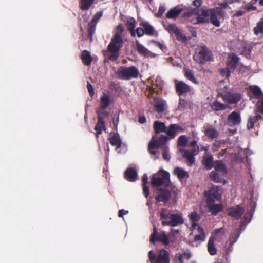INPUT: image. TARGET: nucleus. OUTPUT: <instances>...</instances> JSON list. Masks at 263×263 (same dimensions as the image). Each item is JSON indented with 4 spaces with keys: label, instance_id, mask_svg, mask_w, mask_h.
Segmentation results:
<instances>
[{
    "label": "nucleus",
    "instance_id": "1",
    "mask_svg": "<svg viewBox=\"0 0 263 263\" xmlns=\"http://www.w3.org/2000/svg\"><path fill=\"white\" fill-rule=\"evenodd\" d=\"M219 192V187L216 185H212L208 190L203 192L206 206L209 211L214 216L217 215L223 209L221 203H216V202H220L221 200V195Z\"/></svg>",
    "mask_w": 263,
    "mask_h": 263
},
{
    "label": "nucleus",
    "instance_id": "2",
    "mask_svg": "<svg viewBox=\"0 0 263 263\" xmlns=\"http://www.w3.org/2000/svg\"><path fill=\"white\" fill-rule=\"evenodd\" d=\"M151 183L153 188H159L161 186H168L171 183L170 173L163 170L159 171L153 175Z\"/></svg>",
    "mask_w": 263,
    "mask_h": 263
},
{
    "label": "nucleus",
    "instance_id": "3",
    "mask_svg": "<svg viewBox=\"0 0 263 263\" xmlns=\"http://www.w3.org/2000/svg\"><path fill=\"white\" fill-rule=\"evenodd\" d=\"M124 41L122 37L113 36L108 44L107 49L111 54L108 58L112 61H116L119 57V52L120 49L123 47Z\"/></svg>",
    "mask_w": 263,
    "mask_h": 263
},
{
    "label": "nucleus",
    "instance_id": "4",
    "mask_svg": "<svg viewBox=\"0 0 263 263\" xmlns=\"http://www.w3.org/2000/svg\"><path fill=\"white\" fill-rule=\"evenodd\" d=\"M193 59L197 63L202 65L207 62L213 61V57L211 51L205 46H203L196 49Z\"/></svg>",
    "mask_w": 263,
    "mask_h": 263
},
{
    "label": "nucleus",
    "instance_id": "5",
    "mask_svg": "<svg viewBox=\"0 0 263 263\" xmlns=\"http://www.w3.org/2000/svg\"><path fill=\"white\" fill-rule=\"evenodd\" d=\"M116 73L118 77L123 80H129L132 78H137L139 75V70L135 66L125 67H120Z\"/></svg>",
    "mask_w": 263,
    "mask_h": 263
},
{
    "label": "nucleus",
    "instance_id": "6",
    "mask_svg": "<svg viewBox=\"0 0 263 263\" xmlns=\"http://www.w3.org/2000/svg\"><path fill=\"white\" fill-rule=\"evenodd\" d=\"M149 240L151 243L155 244L156 241H159L164 246H168L171 242L170 235H167L164 231L159 233L155 225L153 226V232L150 235Z\"/></svg>",
    "mask_w": 263,
    "mask_h": 263
},
{
    "label": "nucleus",
    "instance_id": "7",
    "mask_svg": "<svg viewBox=\"0 0 263 263\" xmlns=\"http://www.w3.org/2000/svg\"><path fill=\"white\" fill-rule=\"evenodd\" d=\"M151 263H170L169 253L165 249H160L157 254L153 250L148 253Z\"/></svg>",
    "mask_w": 263,
    "mask_h": 263
},
{
    "label": "nucleus",
    "instance_id": "8",
    "mask_svg": "<svg viewBox=\"0 0 263 263\" xmlns=\"http://www.w3.org/2000/svg\"><path fill=\"white\" fill-rule=\"evenodd\" d=\"M165 30L168 31L171 35L174 34L176 39L183 43L187 42V38L183 35L181 30L177 27L175 24H170L164 26Z\"/></svg>",
    "mask_w": 263,
    "mask_h": 263
},
{
    "label": "nucleus",
    "instance_id": "9",
    "mask_svg": "<svg viewBox=\"0 0 263 263\" xmlns=\"http://www.w3.org/2000/svg\"><path fill=\"white\" fill-rule=\"evenodd\" d=\"M157 190L158 193L155 198L157 201L165 203L171 199V193L167 189L159 187Z\"/></svg>",
    "mask_w": 263,
    "mask_h": 263
},
{
    "label": "nucleus",
    "instance_id": "10",
    "mask_svg": "<svg viewBox=\"0 0 263 263\" xmlns=\"http://www.w3.org/2000/svg\"><path fill=\"white\" fill-rule=\"evenodd\" d=\"M171 220L168 221H164L161 222L162 225L171 226L175 227L179 224L183 223V219L181 215L177 214H172L171 215Z\"/></svg>",
    "mask_w": 263,
    "mask_h": 263
},
{
    "label": "nucleus",
    "instance_id": "11",
    "mask_svg": "<svg viewBox=\"0 0 263 263\" xmlns=\"http://www.w3.org/2000/svg\"><path fill=\"white\" fill-rule=\"evenodd\" d=\"M175 87L176 92L179 96L186 94L191 91L190 86L183 81L175 80Z\"/></svg>",
    "mask_w": 263,
    "mask_h": 263
},
{
    "label": "nucleus",
    "instance_id": "12",
    "mask_svg": "<svg viewBox=\"0 0 263 263\" xmlns=\"http://www.w3.org/2000/svg\"><path fill=\"white\" fill-rule=\"evenodd\" d=\"M164 84L163 81L160 77H157L155 81H153L151 86H148V89L151 95L158 93L162 90Z\"/></svg>",
    "mask_w": 263,
    "mask_h": 263
},
{
    "label": "nucleus",
    "instance_id": "13",
    "mask_svg": "<svg viewBox=\"0 0 263 263\" xmlns=\"http://www.w3.org/2000/svg\"><path fill=\"white\" fill-rule=\"evenodd\" d=\"M223 100L231 104L237 103L241 99V96L237 93L227 92L222 95Z\"/></svg>",
    "mask_w": 263,
    "mask_h": 263
},
{
    "label": "nucleus",
    "instance_id": "14",
    "mask_svg": "<svg viewBox=\"0 0 263 263\" xmlns=\"http://www.w3.org/2000/svg\"><path fill=\"white\" fill-rule=\"evenodd\" d=\"M227 211L228 215L235 219H238L245 212L243 208L238 205L229 208Z\"/></svg>",
    "mask_w": 263,
    "mask_h": 263
},
{
    "label": "nucleus",
    "instance_id": "15",
    "mask_svg": "<svg viewBox=\"0 0 263 263\" xmlns=\"http://www.w3.org/2000/svg\"><path fill=\"white\" fill-rule=\"evenodd\" d=\"M183 128L177 124H171L168 127L166 126V129L165 133L167 136L171 139L174 138L178 131H183Z\"/></svg>",
    "mask_w": 263,
    "mask_h": 263
},
{
    "label": "nucleus",
    "instance_id": "16",
    "mask_svg": "<svg viewBox=\"0 0 263 263\" xmlns=\"http://www.w3.org/2000/svg\"><path fill=\"white\" fill-rule=\"evenodd\" d=\"M229 123L232 125H238L241 122L240 115L239 112L233 111L228 117Z\"/></svg>",
    "mask_w": 263,
    "mask_h": 263
},
{
    "label": "nucleus",
    "instance_id": "17",
    "mask_svg": "<svg viewBox=\"0 0 263 263\" xmlns=\"http://www.w3.org/2000/svg\"><path fill=\"white\" fill-rule=\"evenodd\" d=\"M109 140L112 146H116L117 148L121 147L122 142L118 133L111 132Z\"/></svg>",
    "mask_w": 263,
    "mask_h": 263
},
{
    "label": "nucleus",
    "instance_id": "18",
    "mask_svg": "<svg viewBox=\"0 0 263 263\" xmlns=\"http://www.w3.org/2000/svg\"><path fill=\"white\" fill-rule=\"evenodd\" d=\"M124 177L126 179L129 181H135L138 178V174L133 168H128L124 173Z\"/></svg>",
    "mask_w": 263,
    "mask_h": 263
},
{
    "label": "nucleus",
    "instance_id": "19",
    "mask_svg": "<svg viewBox=\"0 0 263 263\" xmlns=\"http://www.w3.org/2000/svg\"><path fill=\"white\" fill-rule=\"evenodd\" d=\"M183 11L182 8L175 7L171 9L166 14V17L170 19H175Z\"/></svg>",
    "mask_w": 263,
    "mask_h": 263
},
{
    "label": "nucleus",
    "instance_id": "20",
    "mask_svg": "<svg viewBox=\"0 0 263 263\" xmlns=\"http://www.w3.org/2000/svg\"><path fill=\"white\" fill-rule=\"evenodd\" d=\"M180 152L182 154L183 157L187 159L189 165L192 166L195 163V157L190 151L182 148L180 149Z\"/></svg>",
    "mask_w": 263,
    "mask_h": 263
},
{
    "label": "nucleus",
    "instance_id": "21",
    "mask_svg": "<svg viewBox=\"0 0 263 263\" xmlns=\"http://www.w3.org/2000/svg\"><path fill=\"white\" fill-rule=\"evenodd\" d=\"M94 129L96 132V136L98 137L102 133V130L106 129L105 126V122L104 119H97V123L95 126Z\"/></svg>",
    "mask_w": 263,
    "mask_h": 263
},
{
    "label": "nucleus",
    "instance_id": "22",
    "mask_svg": "<svg viewBox=\"0 0 263 263\" xmlns=\"http://www.w3.org/2000/svg\"><path fill=\"white\" fill-rule=\"evenodd\" d=\"M81 58L84 65L86 66L90 65L92 61V57L88 50H83L81 53Z\"/></svg>",
    "mask_w": 263,
    "mask_h": 263
},
{
    "label": "nucleus",
    "instance_id": "23",
    "mask_svg": "<svg viewBox=\"0 0 263 263\" xmlns=\"http://www.w3.org/2000/svg\"><path fill=\"white\" fill-rule=\"evenodd\" d=\"M140 26L144 28V34L146 35H154L155 32V29L148 22H141L140 23Z\"/></svg>",
    "mask_w": 263,
    "mask_h": 263
},
{
    "label": "nucleus",
    "instance_id": "24",
    "mask_svg": "<svg viewBox=\"0 0 263 263\" xmlns=\"http://www.w3.org/2000/svg\"><path fill=\"white\" fill-rule=\"evenodd\" d=\"M239 58L235 53H231L229 55L228 59L227 65L233 69H235L239 62Z\"/></svg>",
    "mask_w": 263,
    "mask_h": 263
},
{
    "label": "nucleus",
    "instance_id": "25",
    "mask_svg": "<svg viewBox=\"0 0 263 263\" xmlns=\"http://www.w3.org/2000/svg\"><path fill=\"white\" fill-rule=\"evenodd\" d=\"M173 173L174 175H176L180 180L184 178H187L189 176L187 171L179 167H176L174 169Z\"/></svg>",
    "mask_w": 263,
    "mask_h": 263
},
{
    "label": "nucleus",
    "instance_id": "26",
    "mask_svg": "<svg viewBox=\"0 0 263 263\" xmlns=\"http://www.w3.org/2000/svg\"><path fill=\"white\" fill-rule=\"evenodd\" d=\"M165 105L166 101L161 98H158V100L154 103L155 110L159 114L164 112Z\"/></svg>",
    "mask_w": 263,
    "mask_h": 263
},
{
    "label": "nucleus",
    "instance_id": "27",
    "mask_svg": "<svg viewBox=\"0 0 263 263\" xmlns=\"http://www.w3.org/2000/svg\"><path fill=\"white\" fill-rule=\"evenodd\" d=\"M153 128L156 134L165 132L166 126L164 122L156 121L153 124Z\"/></svg>",
    "mask_w": 263,
    "mask_h": 263
},
{
    "label": "nucleus",
    "instance_id": "28",
    "mask_svg": "<svg viewBox=\"0 0 263 263\" xmlns=\"http://www.w3.org/2000/svg\"><path fill=\"white\" fill-rule=\"evenodd\" d=\"M215 161H213V158L212 155L206 157H203L202 163L205 169L209 170L212 168L214 166Z\"/></svg>",
    "mask_w": 263,
    "mask_h": 263
},
{
    "label": "nucleus",
    "instance_id": "29",
    "mask_svg": "<svg viewBox=\"0 0 263 263\" xmlns=\"http://www.w3.org/2000/svg\"><path fill=\"white\" fill-rule=\"evenodd\" d=\"M111 103L110 96L108 94L103 93L100 97V106L103 108H108Z\"/></svg>",
    "mask_w": 263,
    "mask_h": 263
},
{
    "label": "nucleus",
    "instance_id": "30",
    "mask_svg": "<svg viewBox=\"0 0 263 263\" xmlns=\"http://www.w3.org/2000/svg\"><path fill=\"white\" fill-rule=\"evenodd\" d=\"M95 0H79V7L83 11L89 10Z\"/></svg>",
    "mask_w": 263,
    "mask_h": 263
},
{
    "label": "nucleus",
    "instance_id": "31",
    "mask_svg": "<svg viewBox=\"0 0 263 263\" xmlns=\"http://www.w3.org/2000/svg\"><path fill=\"white\" fill-rule=\"evenodd\" d=\"M251 93L256 99H260L263 96V93L261 89L256 85H251L249 87Z\"/></svg>",
    "mask_w": 263,
    "mask_h": 263
},
{
    "label": "nucleus",
    "instance_id": "32",
    "mask_svg": "<svg viewBox=\"0 0 263 263\" xmlns=\"http://www.w3.org/2000/svg\"><path fill=\"white\" fill-rule=\"evenodd\" d=\"M262 118V117L259 114H257L255 116H250L249 118L247 127L248 129L253 128L254 127L255 124L259 120Z\"/></svg>",
    "mask_w": 263,
    "mask_h": 263
},
{
    "label": "nucleus",
    "instance_id": "33",
    "mask_svg": "<svg viewBox=\"0 0 263 263\" xmlns=\"http://www.w3.org/2000/svg\"><path fill=\"white\" fill-rule=\"evenodd\" d=\"M189 217L192 222V228L195 229L196 227H198V222L200 218V216L197 212L194 211L189 215Z\"/></svg>",
    "mask_w": 263,
    "mask_h": 263
},
{
    "label": "nucleus",
    "instance_id": "34",
    "mask_svg": "<svg viewBox=\"0 0 263 263\" xmlns=\"http://www.w3.org/2000/svg\"><path fill=\"white\" fill-rule=\"evenodd\" d=\"M211 108L215 111H221L226 110L227 108V105L216 100L210 104Z\"/></svg>",
    "mask_w": 263,
    "mask_h": 263
},
{
    "label": "nucleus",
    "instance_id": "35",
    "mask_svg": "<svg viewBox=\"0 0 263 263\" xmlns=\"http://www.w3.org/2000/svg\"><path fill=\"white\" fill-rule=\"evenodd\" d=\"M197 234L194 236V240L195 241H203L205 240L206 238V235L203 228L200 226H198Z\"/></svg>",
    "mask_w": 263,
    "mask_h": 263
},
{
    "label": "nucleus",
    "instance_id": "36",
    "mask_svg": "<svg viewBox=\"0 0 263 263\" xmlns=\"http://www.w3.org/2000/svg\"><path fill=\"white\" fill-rule=\"evenodd\" d=\"M136 24V23L135 19L131 18L127 20L126 24L128 30L130 32L131 35L133 37H135L136 35V32L135 30Z\"/></svg>",
    "mask_w": 263,
    "mask_h": 263
},
{
    "label": "nucleus",
    "instance_id": "37",
    "mask_svg": "<svg viewBox=\"0 0 263 263\" xmlns=\"http://www.w3.org/2000/svg\"><path fill=\"white\" fill-rule=\"evenodd\" d=\"M214 237H211L208 243V251L209 254L211 255H214L216 254L217 249L214 245Z\"/></svg>",
    "mask_w": 263,
    "mask_h": 263
},
{
    "label": "nucleus",
    "instance_id": "38",
    "mask_svg": "<svg viewBox=\"0 0 263 263\" xmlns=\"http://www.w3.org/2000/svg\"><path fill=\"white\" fill-rule=\"evenodd\" d=\"M135 45L137 52L140 55L145 56L148 54V50L142 45L138 41H136Z\"/></svg>",
    "mask_w": 263,
    "mask_h": 263
},
{
    "label": "nucleus",
    "instance_id": "39",
    "mask_svg": "<svg viewBox=\"0 0 263 263\" xmlns=\"http://www.w3.org/2000/svg\"><path fill=\"white\" fill-rule=\"evenodd\" d=\"M204 134L208 138L213 139L218 137L219 133L215 128L209 127L205 129Z\"/></svg>",
    "mask_w": 263,
    "mask_h": 263
},
{
    "label": "nucleus",
    "instance_id": "40",
    "mask_svg": "<svg viewBox=\"0 0 263 263\" xmlns=\"http://www.w3.org/2000/svg\"><path fill=\"white\" fill-rule=\"evenodd\" d=\"M215 169L216 171L220 172L223 174L227 173L226 166L221 160H216L214 163Z\"/></svg>",
    "mask_w": 263,
    "mask_h": 263
},
{
    "label": "nucleus",
    "instance_id": "41",
    "mask_svg": "<svg viewBox=\"0 0 263 263\" xmlns=\"http://www.w3.org/2000/svg\"><path fill=\"white\" fill-rule=\"evenodd\" d=\"M184 76L190 81L195 84L199 83L197 79L195 77L194 73L193 70L189 69H184Z\"/></svg>",
    "mask_w": 263,
    "mask_h": 263
},
{
    "label": "nucleus",
    "instance_id": "42",
    "mask_svg": "<svg viewBox=\"0 0 263 263\" xmlns=\"http://www.w3.org/2000/svg\"><path fill=\"white\" fill-rule=\"evenodd\" d=\"M210 178L212 180L216 183H221L223 181V183H225L226 182L224 179L220 176L216 171H212L210 173Z\"/></svg>",
    "mask_w": 263,
    "mask_h": 263
},
{
    "label": "nucleus",
    "instance_id": "43",
    "mask_svg": "<svg viewBox=\"0 0 263 263\" xmlns=\"http://www.w3.org/2000/svg\"><path fill=\"white\" fill-rule=\"evenodd\" d=\"M107 108L100 107L96 111L97 119H104V118L108 116L109 113L106 110Z\"/></svg>",
    "mask_w": 263,
    "mask_h": 263
},
{
    "label": "nucleus",
    "instance_id": "44",
    "mask_svg": "<svg viewBox=\"0 0 263 263\" xmlns=\"http://www.w3.org/2000/svg\"><path fill=\"white\" fill-rule=\"evenodd\" d=\"M240 234V230L239 229H236L233 234L230 237V244L231 246H233L235 243Z\"/></svg>",
    "mask_w": 263,
    "mask_h": 263
},
{
    "label": "nucleus",
    "instance_id": "45",
    "mask_svg": "<svg viewBox=\"0 0 263 263\" xmlns=\"http://www.w3.org/2000/svg\"><path fill=\"white\" fill-rule=\"evenodd\" d=\"M161 147H162L158 141L156 140L155 136H153L148 144V149H157Z\"/></svg>",
    "mask_w": 263,
    "mask_h": 263
},
{
    "label": "nucleus",
    "instance_id": "46",
    "mask_svg": "<svg viewBox=\"0 0 263 263\" xmlns=\"http://www.w3.org/2000/svg\"><path fill=\"white\" fill-rule=\"evenodd\" d=\"M254 33L255 35L263 34V18L260 19L256 26L254 28Z\"/></svg>",
    "mask_w": 263,
    "mask_h": 263
},
{
    "label": "nucleus",
    "instance_id": "47",
    "mask_svg": "<svg viewBox=\"0 0 263 263\" xmlns=\"http://www.w3.org/2000/svg\"><path fill=\"white\" fill-rule=\"evenodd\" d=\"M96 24H92L89 23L88 24V36L90 40V42H92L93 40V36L96 31Z\"/></svg>",
    "mask_w": 263,
    "mask_h": 263
},
{
    "label": "nucleus",
    "instance_id": "48",
    "mask_svg": "<svg viewBox=\"0 0 263 263\" xmlns=\"http://www.w3.org/2000/svg\"><path fill=\"white\" fill-rule=\"evenodd\" d=\"M165 210L162 208L160 213V220H162V222L164 221H168V219L171 220L170 217L172 214H170L169 213H165Z\"/></svg>",
    "mask_w": 263,
    "mask_h": 263
},
{
    "label": "nucleus",
    "instance_id": "49",
    "mask_svg": "<svg viewBox=\"0 0 263 263\" xmlns=\"http://www.w3.org/2000/svg\"><path fill=\"white\" fill-rule=\"evenodd\" d=\"M187 142L188 140L186 136L181 135L179 137L177 143L179 146L184 147L186 145Z\"/></svg>",
    "mask_w": 263,
    "mask_h": 263
},
{
    "label": "nucleus",
    "instance_id": "50",
    "mask_svg": "<svg viewBox=\"0 0 263 263\" xmlns=\"http://www.w3.org/2000/svg\"><path fill=\"white\" fill-rule=\"evenodd\" d=\"M124 28L122 24H119L117 27L114 36H117L119 37H122V34L124 32Z\"/></svg>",
    "mask_w": 263,
    "mask_h": 263
},
{
    "label": "nucleus",
    "instance_id": "51",
    "mask_svg": "<svg viewBox=\"0 0 263 263\" xmlns=\"http://www.w3.org/2000/svg\"><path fill=\"white\" fill-rule=\"evenodd\" d=\"M162 148L163 150L162 157L165 160L168 162L170 160V155L168 153V146L167 145H164Z\"/></svg>",
    "mask_w": 263,
    "mask_h": 263
},
{
    "label": "nucleus",
    "instance_id": "52",
    "mask_svg": "<svg viewBox=\"0 0 263 263\" xmlns=\"http://www.w3.org/2000/svg\"><path fill=\"white\" fill-rule=\"evenodd\" d=\"M214 12L216 15L222 19L224 18L226 14L225 11L221 7H216L215 9H214Z\"/></svg>",
    "mask_w": 263,
    "mask_h": 263
},
{
    "label": "nucleus",
    "instance_id": "53",
    "mask_svg": "<svg viewBox=\"0 0 263 263\" xmlns=\"http://www.w3.org/2000/svg\"><path fill=\"white\" fill-rule=\"evenodd\" d=\"M210 22L216 27H219L220 25V22L217 19L216 15L214 13V11L210 16Z\"/></svg>",
    "mask_w": 263,
    "mask_h": 263
},
{
    "label": "nucleus",
    "instance_id": "54",
    "mask_svg": "<svg viewBox=\"0 0 263 263\" xmlns=\"http://www.w3.org/2000/svg\"><path fill=\"white\" fill-rule=\"evenodd\" d=\"M171 139L167 135H161L158 139V142L161 145L162 147L166 145V143L167 141Z\"/></svg>",
    "mask_w": 263,
    "mask_h": 263
},
{
    "label": "nucleus",
    "instance_id": "55",
    "mask_svg": "<svg viewBox=\"0 0 263 263\" xmlns=\"http://www.w3.org/2000/svg\"><path fill=\"white\" fill-rule=\"evenodd\" d=\"M256 112H260L263 114V96L260 98L259 100L256 104Z\"/></svg>",
    "mask_w": 263,
    "mask_h": 263
},
{
    "label": "nucleus",
    "instance_id": "56",
    "mask_svg": "<svg viewBox=\"0 0 263 263\" xmlns=\"http://www.w3.org/2000/svg\"><path fill=\"white\" fill-rule=\"evenodd\" d=\"M103 14L102 12L99 11L97 12L93 16L92 20H91L90 22L92 24H97V23L98 21L100 20V18L102 17Z\"/></svg>",
    "mask_w": 263,
    "mask_h": 263
},
{
    "label": "nucleus",
    "instance_id": "57",
    "mask_svg": "<svg viewBox=\"0 0 263 263\" xmlns=\"http://www.w3.org/2000/svg\"><path fill=\"white\" fill-rule=\"evenodd\" d=\"M214 11V9H210L208 10H203L201 11V15L203 16V17L209 18V17H210L211 14Z\"/></svg>",
    "mask_w": 263,
    "mask_h": 263
},
{
    "label": "nucleus",
    "instance_id": "58",
    "mask_svg": "<svg viewBox=\"0 0 263 263\" xmlns=\"http://www.w3.org/2000/svg\"><path fill=\"white\" fill-rule=\"evenodd\" d=\"M154 44L157 46L158 48H159L163 52H165L167 50V47L166 46L164 45L163 44L158 42L156 41H152Z\"/></svg>",
    "mask_w": 263,
    "mask_h": 263
},
{
    "label": "nucleus",
    "instance_id": "59",
    "mask_svg": "<svg viewBox=\"0 0 263 263\" xmlns=\"http://www.w3.org/2000/svg\"><path fill=\"white\" fill-rule=\"evenodd\" d=\"M135 32H136V34H137L138 37H142L144 34V28H143L141 26L138 27L136 29Z\"/></svg>",
    "mask_w": 263,
    "mask_h": 263
},
{
    "label": "nucleus",
    "instance_id": "60",
    "mask_svg": "<svg viewBox=\"0 0 263 263\" xmlns=\"http://www.w3.org/2000/svg\"><path fill=\"white\" fill-rule=\"evenodd\" d=\"M197 21H198L199 24L206 23H208L209 21V18L203 17V16H202L201 15H198V16H197Z\"/></svg>",
    "mask_w": 263,
    "mask_h": 263
},
{
    "label": "nucleus",
    "instance_id": "61",
    "mask_svg": "<svg viewBox=\"0 0 263 263\" xmlns=\"http://www.w3.org/2000/svg\"><path fill=\"white\" fill-rule=\"evenodd\" d=\"M178 232L179 231L178 230H174L173 229H171V232L169 233V235L170 236V239L172 242L173 243L175 241V238H173V237H175V235L178 234Z\"/></svg>",
    "mask_w": 263,
    "mask_h": 263
},
{
    "label": "nucleus",
    "instance_id": "62",
    "mask_svg": "<svg viewBox=\"0 0 263 263\" xmlns=\"http://www.w3.org/2000/svg\"><path fill=\"white\" fill-rule=\"evenodd\" d=\"M87 88L89 95L92 96L94 95V89L92 85L88 81L87 83Z\"/></svg>",
    "mask_w": 263,
    "mask_h": 263
},
{
    "label": "nucleus",
    "instance_id": "63",
    "mask_svg": "<svg viewBox=\"0 0 263 263\" xmlns=\"http://www.w3.org/2000/svg\"><path fill=\"white\" fill-rule=\"evenodd\" d=\"M143 194H144L145 198H147L148 197L149 194V190L148 187L146 185H143Z\"/></svg>",
    "mask_w": 263,
    "mask_h": 263
},
{
    "label": "nucleus",
    "instance_id": "64",
    "mask_svg": "<svg viewBox=\"0 0 263 263\" xmlns=\"http://www.w3.org/2000/svg\"><path fill=\"white\" fill-rule=\"evenodd\" d=\"M165 8L163 6H161L159 8L158 12L157 13V17H161L165 11Z\"/></svg>",
    "mask_w": 263,
    "mask_h": 263
}]
</instances>
